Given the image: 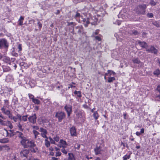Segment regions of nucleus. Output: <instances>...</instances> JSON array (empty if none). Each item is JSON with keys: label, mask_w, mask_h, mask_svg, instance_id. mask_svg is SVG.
Segmentation results:
<instances>
[{"label": "nucleus", "mask_w": 160, "mask_h": 160, "mask_svg": "<svg viewBox=\"0 0 160 160\" xmlns=\"http://www.w3.org/2000/svg\"><path fill=\"white\" fill-rule=\"evenodd\" d=\"M28 115L23 116L22 117V121L24 122L26 121L27 120V118Z\"/></svg>", "instance_id": "cd10ccee"}, {"label": "nucleus", "mask_w": 160, "mask_h": 160, "mask_svg": "<svg viewBox=\"0 0 160 160\" xmlns=\"http://www.w3.org/2000/svg\"><path fill=\"white\" fill-rule=\"evenodd\" d=\"M39 131L40 132H42L41 133V135L42 137L45 138H47L48 137L46 135V134L47 133V132L45 129H44L43 128H41L40 129Z\"/></svg>", "instance_id": "9d476101"}, {"label": "nucleus", "mask_w": 160, "mask_h": 160, "mask_svg": "<svg viewBox=\"0 0 160 160\" xmlns=\"http://www.w3.org/2000/svg\"><path fill=\"white\" fill-rule=\"evenodd\" d=\"M53 139H54L55 141H56L57 142H58V141H59V137L58 136H56V137H54V138H53Z\"/></svg>", "instance_id": "ea45409f"}, {"label": "nucleus", "mask_w": 160, "mask_h": 160, "mask_svg": "<svg viewBox=\"0 0 160 160\" xmlns=\"http://www.w3.org/2000/svg\"><path fill=\"white\" fill-rule=\"evenodd\" d=\"M36 119L37 117L36 114H34L32 115L28 118V119L29 122L33 124H35L36 123Z\"/></svg>", "instance_id": "0eeeda50"}, {"label": "nucleus", "mask_w": 160, "mask_h": 160, "mask_svg": "<svg viewBox=\"0 0 160 160\" xmlns=\"http://www.w3.org/2000/svg\"><path fill=\"white\" fill-rule=\"evenodd\" d=\"M95 154L96 155H98L101 153V148L100 146H97L94 149Z\"/></svg>", "instance_id": "f8f14e48"}, {"label": "nucleus", "mask_w": 160, "mask_h": 160, "mask_svg": "<svg viewBox=\"0 0 160 160\" xmlns=\"http://www.w3.org/2000/svg\"><path fill=\"white\" fill-rule=\"evenodd\" d=\"M153 74L155 75L158 76L160 74V70L158 68L156 69L153 72Z\"/></svg>", "instance_id": "5701e85b"}, {"label": "nucleus", "mask_w": 160, "mask_h": 160, "mask_svg": "<svg viewBox=\"0 0 160 160\" xmlns=\"http://www.w3.org/2000/svg\"><path fill=\"white\" fill-rule=\"evenodd\" d=\"M68 160H73L74 158V156L73 153H68Z\"/></svg>", "instance_id": "f3484780"}, {"label": "nucleus", "mask_w": 160, "mask_h": 160, "mask_svg": "<svg viewBox=\"0 0 160 160\" xmlns=\"http://www.w3.org/2000/svg\"><path fill=\"white\" fill-rule=\"evenodd\" d=\"M17 133H18V136L19 138H20L22 139H24L25 138L23 135V134L22 133L19 132V131H17Z\"/></svg>", "instance_id": "aec40b11"}, {"label": "nucleus", "mask_w": 160, "mask_h": 160, "mask_svg": "<svg viewBox=\"0 0 160 160\" xmlns=\"http://www.w3.org/2000/svg\"><path fill=\"white\" fill-rule=\"evenodd\" d=\"M32 101L35 104H39L40 102L39 100L35 98Z\"/></svg>", "instance_id": "a878e982"}, {"label": "nucleus", "mask_w": 160, "mask_h": 160, "mask_svg": "<svg viewBox=\"0 0 160 160\" xmlns=\"http://www.w3.org/2000/svg\"><path fill=\"white\" fill-rule=\"evenodd\" d=\"M132 33L135 35H137L138 34V32L136 30L133 31L132 32Z\"/></svg>", "instance_id": "6e6d98bb"}, {"label": "nucleus", "mask_w": 160, "mask_h": 160, "mask_svg": "<svg viewBox=\"0 0 160 160\" xmlns=\"http://www.w3.org/2000/svg\"><path fill=\"white\" fill-rule=\"evenodd\" d=\"M136 134L138 136H139L141 134V133L139 132H136Z\"/></svg>", "instance_id": "69168bd1"}, {"label": "nucleus", "mask_w": 160, "mask_h": 160, "mask_svg": "<svg viewBox=\"0 0 160 160\" xmlns=\"http://www.w3.org/2000/svg\"><path fill=\"white\" fill-rule=\"evenodd\" d=\"M4 130L6 133V136H8V130L5 129H4Z\"/></svg>", "instance_id": "052dcab7"}, {"label": "nucleus", "mask_w": 160, "mask_h": 160, "mask_svg": "<svg viewBox=\"0 0 160 160\" xmlns=\"http://www.w3.org/2000/svg\"><path fill=\"white\" fill-rule=\"evenodd\" d=\"M12 119L15 122L17 121V118L15 116H13Z\"/></svg>", "instance_id": "8fccbe9b"}, {"label": "nucleus", "mask_w": 160, "mask_h": 160, "mask_svg": "<svg viewBox=\"0 0 160 160\" xmlns=\"http://www.w3.org/2000/svg\"><path fill=\"white\" fill-rule=\"evenodd\" d=\"M155 99L156 100L160 101V95L156 96L155 97Z\"/></svg>", "instance_id": "a19ab883"}, {"label": "nucleus", "mask_w": 160, "mask_h": 160, "mask_svg": "<svg viewBox=\"0 0 160 160\" xmlns=\"http://www.w3.org/2000/svg\"><path fill=\"white\" fill-rule=\"evenodd\" d=\"M59 143L61 146H62L63 145H67V144L66 142L65 141L63 140L62 139H61L60 140Z\"/></svg>", "instance_id": "412c9836"}, {"label": "nucleus", "mask_w": 160, "mask_h": 160, "mask_svg": "<svg viewBox=\"0 0 160 160\" xmlns=\"http://www.w3.org/2000/svg\"><path fill=\"white\" fill-rule=\"evenodd\" d=\"M38 28H39L41 29L42 27V24L40 22H38Z\"/></svg>", "instance_id": "5fc2aeb1"}, {"label": "nucleus", "mask_w": 160, "mask_h": 160, "mask_svg": "<svg viewBox=\"0 0 160 160\" xmlns=\"http://www.w3.org/2000/svg\"><path fill=\"white\" fill-rule=\"evenodd\" d=\"M28 95L29 98L30 99H31L32 101L35 98H34V96L33 95H32L31 94H30V93L28 94Z\"/></svg>", "instance_id": "473e14b6"}, {"label": "nucleus", "mask_w": 160, "mask_h": 160, "mask_svg": "<svg viewBox=\"0 0 160 160\" xmlns=\"http://www.w3.org/2000/svg\"><path fill=\"white\" fill-rule=\"evenodd\" d=\"M18 48L19 49L18 52L19 51H20L22 50V47L21 45L20 44H19L18 46Z\"/></svg>", "instance_id": "4d7b16f0"}, {"label": "nucleus", "mask_w": 160, "mask_h": 160, "mask_svg": "<svg viewBox=\"0 0 160 160\" xmlns=\"http://www.w3.org/2000/svg\"><path fill=\"white\" fill-rule=\"evenodd\" d=\"M149 4L152 6H154L156 5V3L153 0H151L150 1Z\"/></svg>", "instance_id": "72a5a7b5"}, {"label": "nucleus", "mask_w": 160, "mask_h": 160, "mask_svg": "<svg viewBox=\"0 0 160 160\" xmlns=\"http://www.w3.org/2000/svg\"><path fill=\"white\" fill-rule=\"evenodd\" d=\"M83 22H84V25L85 27H87L88 25L89 24V19L88 18H83Z\"/></svg>", "instance_id": "ddd939ff"}, {"label": "nucleus", "mask_w": 160, "mask_h": 160, "mask_svg": "<svg viewBox=\"0 0 160 160\" xmlns=\"http://www.w3.org/2000/svg\"><path fill=\"white\" fill-rule=\"evenodd\" d=\"M55 116L58 119V121L61 122L65 118L66 114L63 112H58L56 113Z\"/></svg>", "instance_id": "7ed1b4c3"}, {"label": "nucleus", "mask_w": 160, "mask_h": 160, "mask_svg": "<svg viewBox=\"0 0 160 160\" xmlns=\"http://www.w3.org/2000/svg\"><path fill=\"white\" fill-rule=\"evenodd\" d=\"M55 153V156L56 157L60 156L61 154V153L60 152V151L56 152Z\"/></svg>", "instance_id": "f704fd0d"}, {"label": "nucleus", "mask_w": 160, "mask_h": 160, "mask_svg": "<svg viewBox=\"0 0 160 160\" xmlns=\"http://www.w3.org/2000/svg\"><path fill=\"white\" fill-rule=\"evenodd\" d=\"M9 140L8 138H5L2 139H0V142L1 143H5L8 142Z\"/></svg>", "instance_id": "6ab92c4d"}, {"label": "nucleus", "mask_w": 160, "mask_h": 160, "mask_svg": "<svg viewBox=\"0 0 160 160\" xmlns=\"http://www.w3.org/2000/svg\"><path fill=\"white\" fill-rule=\"evenodd\" d=\"M76 115L78 118H81L82 117L81 113L80 111L77 112Z\"/></svg>", "instance_id": "c756f323"}, {"label": "nucleus", "mask_w": 160, "mask_h": 160, "mask_svg": "<svg viewBox=\"0 0 160 160\" xmlns=\"http://www.w3.org/2000/svg\"><path fill=\"white\" fill-rule=\"evenodd\" d=\"M74 93L77 95V96L80 98L82 97L81 92L80 91H75Z\"/></svg>", "instance_id": "4be33fe9"}, {"label": "nucleus", "mask_w": 160, "mask_h": 160, "mask_svg": "<svg viewBox=\"0 0 160 160\" xmlns=\"http://www.w3.org/2000/svg\"><path fill=\"white\" fill-rule=\"evenodd\" d=\"M80 14L78 12H76V15L75 16V17L76 18H79L81 17Z\"/></svg>", "instance_id": "79ce46f5"}, {"label": "nucleus", "mask_w": 160, "mask_h": 160, "mask_svg": "<svg viewBox=\"0 0 160 160\" xmlns=\"http://www.w3.org/2000/svg\"><path fill=\"white\" fill-rule=\"evenodd\" d=\"M8 47V43L7 40L3 38L0 40V48H5L7 49Z\"/></svg>", "instance_id": "39448f33"}, {"label": "nucleus", "mask_w": 160, "mask_h": 160, "mask_svg": "<svg viewBox=\"0 0 160 160\" xmlns=\"http://www.w3.org/2000/svg\"><path fill=\"white\" fill-rule=\"evenodd\" d=\"M7 122H8V124H9V128L11 129L12 128H13V126H12V123H11L10 121H7Z\"/></svg>", "instance_id": "a18cd8bd"}, {"label": "nucleus", "mask_w": 160, "mask_h": 160, "mask_svg": "<svg viewBox=\"0 0 160 160\" xmlns=\"http://www.w3.org/2000/svg\"><path fill=\"white\" fill-rule=\"evenodd\" d=\"M64 108L67 112L68 117H69L72 112V106L69 105H66L65 106Z\"/></svg>", "instance_id": "423d86ee"}, {"label": "nucleus", "mask_w": 160, "mask_h": 160, "mask_svg": "<svg viewBox=\"0 0 160 160\" xmlns=\"http://www.w3.org/2000/svg\"><path fill=\"white\" fill-rule=\"evenodd\" d=\"M147 8V5L145 4L139 5L136 9V11L137 13L141 14L144 15L145 14V9Z\"/></svg>", "instance_id": "f03ea898"}, {"label": "nucleus", "mask_w": 160, "mask_h": 160, "mask_svg": "<svg viewBox=\"0 0 160 160\" xmlns=\"http://www.w3.org/2000/svg\"><path fill=\"white\" fill-rule=\"evenodd\" d=\"M147 16L149 18H152L153 17V14L152 13H148L147 14Z\"/></svg>", "instance_id": "58836bf2"}, {"label": "nucleus", "mask_w": 160, "mask_h": 160, "mask_svg": "<svg viewBox=\"0 0 160 160\" xmlns=\"http://www.w3.org/2000/svg\"><path fill=\"white\" fill-rule=\"evenodd\" d=\"M8 116L9 118L11 119H12V118L13 117L12 116V114L11 113H10V114H9L8 115Z\"/></svg>", "instance_id": "bf43d9fd"}, {"label": "nucleus", "mask_w": 160, "mask_h": 160, "mask_svg": "<svg viewBox=\"0 0 160 160\" xmlns=\"http://www.w3.org/2000/svg\"><path fill=\"white\" fill-rule=\"evenodd\" d=\"M144 129L143 128L141 129L140 133H143L144 132Z\"/></svg>", "instance_id": "338daca9"}, {"label": "nucleus", "mask_w": 160, "mask_h": 160, "mask_svg": "<svg viewBox=\"0 0 160 160\" xmlns=\"http://www.w3.org/2000/svg\"><path fill=\"white\" fill-rule=\"evenodd\" d=\"M80 145L78 143L76 144L75 145V148L76 149H79L80 148Z\"/></svg>", "instance_id": "c9c22d12"}, {"label": "nucleus", "mask_w": 160, "mask_h": 160, "mask_svg": "<svg viewBox=\"0 0 160 160\" xmlns=\"http://www.w3.org/2000/svg\"><path fill=\"white\" fill-rule=\"evenodd\" d=\"M17 116V119H18L20 121H21L22 120V116L21 115H20V114H18L16 115Z\"/></svg>", "instance_id": "e433bc0d"}, {"label": "nucleus", "mask_w": 160, "mask_h": 160, "mask_svg": "<svg viewBox=\"0 0 160 160\" xmlns=\"http://www.w3.org/2000/svg\"><path fill=\"white\" fill-rule=\"evenodd\" d=\"M20 143L25 148H34L36 145L32 140H30L26 138L22 139Z\"/></svg>", "instance_id": "f257e3e1"}, {"label": "nucleus", "mask_w": 160, "mask_h": 160, "mask_svg": "<svg viewBox=\"0 0 160 160\" xmlns=\"http://www.w3.org/2000/svg\"><path fill=\"white\" fill-rule=\"evenodd\" d=\"M71 136L72 137L77 136L76 130L75 127L72 126L69 129Z\"/></svg>", "instance_id": "6e6552de"}, {"label": "nucleus", "mask_w": 160, "mask_h": 160, "mask_svg": "<svg viewBox=\"0 0 160 160\" xmlns=\"http://www.w3.org/2000/svg\"><path fill=\"white\" fill-rule=\"evenodd\" d=\"M19 130L21 131H23L24 129L22 128V125H21V121L19 122L17 125Z\"/></svg>", "instance_id": "2eb2a0df"}, {"label": "nucleus", "mask_w": 160, "mask_h": 160, "mask_svg": "<svg viewBox=\"0 0 160 160\" xmlns=\"http://www.w3.org/2000/svg\"><path fill=\"white\" fill-rule=\"evenodd\" d=\"M108 73H109L110 72H111L112 73L111 74H112L113 75H114L115 74V73L113 71H111L110 70H108Z\"/></svg>", "instance_id": "13d9d810"}, {"label": "nucleus", "mask_w": 160, "mask_h": 160, "mask_svg": "<svg viewBox=\"0 0 160 160\" xmlns=\"http://www.w3.org/2000/svg\"><path fill=\"white\" fill-rule=\"evenodd\" d=\"M130 158V155H126L123 157V160H127Z\"/></svg>", "instance_id": "c85d7f7f"}, {"label": "nucleus", "mask_w": 160, "mask_h": 160, "mask_svg": "<svg viewBox=\"0 0 160 160\" xmlns=\"http://www.w3.org/2000/svg\"><path fill=\"white\" fill-rule=\"evenodd\" d=\"M29 151L27 149L22 150L20 152V155L22 157L27 158L29 153Z\"/></svg>", "instance_id": "1a4fd4ad"}, {"label": "nucleus", "mask_w": 160, "mask_h": 160, "mask_svg": "<svg viewBox=\"0 0 160 160\" xmlns=\"http://www.w3.org/2000/svg\"><path fill=\"white\" fill-rule=\"evenodd\" d=\"M93 116L94 118L96 120H97L99 117V115L97 111H95L93 114Z\"/></svg>", "instance_id": "a211bd4d"}, {"label": "nucleus", "mask_w": 160, "mask_h": 160, "mask_svg": "<svg viewBox=\"0 0 160 160\" xmlns=\"http://www.w3.org/2000/svg\"><path fill=\"white\" fill-rule=\"evenodd\" d=\"M10 113H11V112L9 110H7L6 111H5V112L4 114L5 115H8L10 114Z\"/></svg>", "instance_id": "37998d69"}, {"label": "nucleus", "mask_w": 160, "mask_h": 160, "mask_svg": "<svg viewBox=\"0 0 160 160\" xmlns=\"http://www.w3.org/2000/svg\"><path fill=\"white\" fill-rule=\"evenodd\" d=\"M24 19V17L22 16H21L19 19L18 21V24L19 25L22 26L23 24V21Z\"/></svg>", "instance_id": "4468645a"}, {"label": "nucleus", "mask_w": 160, "mask_h": 160, "mask_svg": "<svg viewBox=\"0 0 160 160\" xmlns=\"http://www.w3.org/2000/svg\"><path fill=\"white\" fill-rule=\"evenodd\" d=\"M146 51L148 52L153 53L155 54H157L158 52V50L153 46L152 45L148 46L146 48Z\"/></svg>", "instance_id": "20e7f679"}, {"label": "nucleus", "mask_w": 160, "mask_h": 160, "mask_svg": "<svg viewBox=\"0 0 160 160\" xmlns=\"http://www.w3.org/2000/svg\"><path fill=\"white\" fill-rule=\"evenodd\" d=\"M0 124L3 126H5L6 125V124L5 121L0 119Z\"/></svg>", "instance_id": "2f4dec72"}, {"label": "nucleus", "mask_w": 160, "mask_h": 160, "mask_svg": "<svg viewBox=\"0 0 160 160\" xmlns=\"http://www.w3.org/2000/svg\"><path fill=\"white\" fill-rule=\"evenodd\" d=\"M32 132L34 135L35 138L36 139L38 135L39 134V132L35 130H33Z\"/></svg>", "instance_id": "393cba45"}, {"label": "nucleus", "mask_w": 160, "mask_h": 160, "mask_svg": "<svg viewBox=\"0 0 160 160\" xmlns=\"http://www.w3.org/2000/svg\"><path fill=\"white\" fill-rule=\"evenodd\" d=\"M99 30H96L93 33V35H97L98 34V33H99Z\"/></svg>", "instance_id": "de8ad7c7"}, {"label": "nucleus", "mask_w": 160, "mask_h": 160, "mask_svg": "<svg viewBox=\"0 0 160 160\" xmlns=\"http://www.w3.org/2000/svg\"><path fill=\"white\" fill-rule=\"evenodd\" d=\"M4 59L6 61H8L10 60V58L8 57H5L4 58Z\"/></svg>", "instance_id": "680f3d73"}, {"label": "nucleus", "mask_w": 160, "mask_h": 160, "mask_svg": "<svg viewBox=\"0 0 160 160\" xmlns=\"http://www.w3.org/2000/svg\"><path fill=\"white\" fill-rule=\"evenodd\" d=\"M31 148V151L32 152H34V153L36 152V151L35 150V149L34 148Z\"/></svg>", "instance_id": "0e129e2a"}, {"label": "nucleus", "mask_w": 160, "mask_h": 160, "mask_svg": "<svg viewBox=\"0 0 160 160\" xmlns=\"http://www.w3.org/2000/svg\"><path fill=\"white\" fill-rule=\"evenodd\" d=\"M137 44H139L141 47L143 48H145L146 49L148 46L147 43L145 42H141L140 40H138L137 41Z\"/></svg>", "instance_id": "9b49d317"}, {"label": "nucleus", "mask_w": 160, "mask_h": 160, "mask_svg": "<svg viewBox=\"0 0 160 160\" xmlns=\"http://www.w3.org/2000/svg\"><path fill=\"white\" fill-rule=\"evenodd\" d=\"M32 128L36 130H38L39 129V127L38 126H33Z\"/></svg>", "instance_id": "864d4df0"}, {"label": "nucleus", "mask_w": 160, "mask_h": 160, "mask_svg": "<svg viewBox=\"0 0 160 160\" xmlns=\"http://www.w3.org/2000/svg\"><path fill=\"white\" fill-rule=\"evenodd\" d=\"M132 61L134 63L139 64L141 63L140 60L138 58H133L132 59Z\"/></svg>", "instance_id": "dca6fc26"}, {"label": "nucleus", "mask_w": 160, "mask_h": 160, "mask_svg": "<svg viewBox=\"0 0 160 160\" xmlns=\"http://www.w3.org/2000/svg\"><path fill=\"white\" fill-rule=\"evenodd\" d=\"M49 139L50 142L52 144H55V140H54V139H52V138H51L50 137H49Z\"/></svg>", "instance_id": "4c0bfd02"}, {"label": "nucleus", "mask_w": 160, "mask_h": 160, "mask_svg": "<svg viewBox=\"0 0 160 160\" xmlns=\"http://www.w3.org/2000/svg\"><path fill=\"white\" fill-rule=\"evenodd\" d=\"M115 80V78L114 77H111L108 78V82H113V81H114Z\"/></svg>", "instance_id": "bb28decb"}, {"label": "nucleus", "mask_w": 160, "mask_h": 160, "mask_svg": "<svg viewBox=\"0 0 160 160\" xmlns=\"http://www.w3.org/2000/svg\"><path fill=\"white\" fill-rule=\"evenodd\" d=\"M156 90L158 91L159 92H160V84H159L158 85Z\"/></svg>", "instance_id": "603ef678"}, {"label": "nucleus", "mask_w": 160, "mask_h": 160, "mask_svg": "<svg viewBox=\"0 0 160 160\" xmlns=\"http://www.w3.org/2000/svg\"><path fill=\"white\" fill-rule=\"evenodd\" d=\"M152 23L153 25L157 27H160L159 23L158 21L154 22Z\"/></svg>", "instance_id": "7c9ffc66"}, {"label": "nucleus", "mask_w": 160, "mask_h": 160, "mask_svg": "<svg viewBox=\"0 0 160 160\" xmlns=\"http://www.w3.org/2000/svg\"><path fill=\"white\" fill-rule=\"evenodd\" d=\"M1 110L3 113L5 112V111H6L5 108L4 107L1 108Z\"/></svg>", "instance_id": "3c124183"}, {"label": "nucleus", "mask_w": 160, "mask_h": 160, "mask_svg": "<svg viewBox=\"0 0 160 160\" xmlns=\"http://www.w3.org/2000/svg\"><path fill=\"white\" fill-rule=\"evenodd\" d=\"M114 36L116 37L118 40L121 41V39L119 38V37L118 36V35L117 34H115Z\"/></svg>", "instance_id": "09e8293b"}, {"label": "nucleus", "mask_w": 160, "mask_h": 160, "mask_svg": "<svg viewBox=\"0 0 160 160\" xmlns=\"http://www.w3.org/2000/svg\"><path fill=\"white\" fill-rule=\"evenodd\" d=\"M48 138H46L45 140V145L47 147H48L50 146V143L49 142L48 140Z\"/></svg>", "instance_id": "b1692460"}, {"label": "nucleus", "mask_w": 160, "mask_h": 160, "mask_svg": "<svg viewBox=\"0 0 160 160\" xmlns=\"http://www.w3.org/2000/svg\"><path fill=\"white\" fill-rule=\"evenodd\" d=\"M95 39L98 41H100L101 40V38L99 36H96L95 37Z\"/></svg>", "instance_id": "c03bdc74"}, {"label": "nucleus", "mask_w": 160, "mask_h": 160, "mask_svg": "<svg viewBox=\"0 0 160 160\" xmlns=\"http://www.w3.org/2000/svg\"><path fill=\"white\" fill-rule=\"evenodd\" d=\"M61 151L63 153L66 154L67 153V151L65 150V149L62 148L61 149Z\"/></svg>", "instance_id": "49530a36"}, {"label": "nucleus", "mask_w": 160, "mask_h": 160, "mask_svg": "<svg viewBox=\"0 0 160 160\" xmlns=\"http://www.w3.org/2000/svg\"><path fill=\"white\" fill-rule=\"evenodd\" d=\"M157 62L159 63V66L160 67V60L159 59H158L157 60Z\"/></svg>", "instance_id": "774afa93"}, {"label": "nucleus", "mask_w": 160, "mask_h": 160, "mask_svg": "<svg viewBox=\"0 0 160 160\" xmlns=\"http://www.w3.org/2000/svg\"><path fill=\"white\" fill-rule=\"evenodd\" d=\"M73 22H68V25L69 26V25H73Z\"/></svg>", "instance_id": "e2e57ef3"}]
</instances>
